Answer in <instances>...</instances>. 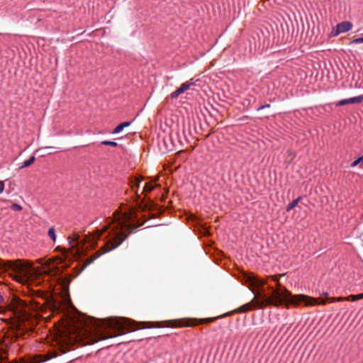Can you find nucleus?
<instances>
[{
    "label": "nucleus",
    "mask_w": 363,
    "mask_h": 363,
    "mask_svg": "<svg viewBox=\"0 0 363 363\" xmlns=\"http://www.w3.org/2000/svg\"><path fill=\"white\" fill-rule=\"evenodd\" d=\"M145 323H135L125 318L111 317L100 321V325L96 327L98 331L96 334L84 331L83 334L79 332L74 337H69L66 345L59 342V350L61 353L65 354L68 351V345L73 342H82L83 345H91L100 340L111 338L125 333V331L131 332L135 329L140 328L139 325H145Z\"/></svg>",
    "instance_id": "obj_1"
},
{
    "label": "nucleus",
    "mask_w": 363,
    "mask_h": 363,
    "mask_svg": "<svg viewBox=\"0 0 363 363\" xmlns=\"http://www.w3.org/2000/svg\"><path fill=\"white\" fill-rule=\"evenodd\" d=\"M257 297H262V302L259 303L261 306H279L282 304H291L298 306L301 303H304L305 306H315L318 301L316 298L311 296L298 294L292 296L291 292L285 287L272 289V294L271 296L267 297L262 292H258Z\"/></svg>",
    "instance_id": "obj_2"
},
{
    "label": "nucleus",
    "mask_w": 363,
    "mask_h": 363,
    "mask_svg": "<svg viewBox=\"0 0 363 363\" xmlns=\"http://www.w3.org/2000/svg\"><path fill=\"white\" fill-rule=\"evenodd\" d=\"M132 219V215L123 214L120 218H116L112 223L113 226L108 232V240L101 248L103 253L109 252L119 246L137 227L129 222Z\"/></svg>",
    "instance_id": "obj_3"
},
{
    "label": "nucleus",
    "mask_w": 363,
    "mask_h": 363,
    "mask_svg": "<svg viewBox=\"0 0 363 363\" xmlns=\"http://www.w3.org/2000/svg\"><path fill=\"white\" fill-rule=\"evenodd\" d=\"M9 269L14 273L13 278L20 283L31 281L36 285L40 283L37 271L28 262L20 259L5 261L0 259V272H4Z\"/></svg>",
    "instance_id": "obj_4"
},
{
    "label": "nucleus",
    "mask_w": 363,
    "mask_h": 363,
    "mask_svg": "<svg viewBox=\"0 0 363 363\" xmlns=\"http://www.w3.org/2000/svg\"><path fill=\"white\" fill-rule=\"evenodd\" d=\"M257 294H255V298L249 303L242 305L238 308L224 315V316L229 315L231 313H245L249 311L255 309L256 307L263 308L265 306H261L259 303L262 302V297H257Z\"/></svg>",
    "instance_id": "obj_5"
},
{
    "label": "nucleus",
    "mask_w": 363,
    "mask_h": 363,
    "mask_svg": "<svg viewBox=\"0 0 363 363\" xmlns=\"http://www.w3.org/2000/svg\"><path fill=\"white\" fill-rule=\"evenodd\" d=\"M242 281L245 285H247L252 291L267 284L266 280L260 279L253 274H244Z\"/></svg>",
    "instance_id": "obj_6"
},
{
    "label": "nucleus",
    "mask_w": 363,
    "mask_h": 363,
    "mask_svg": "<svg viewBox=\"0 0 363 363\" xmlns=\"http://www.w3.org/2000/svg\"><path fill=\"white\" fill-rule=\"evenodd\" d=\"M220 317H216V318H206V319H200V320H196V319H181V320H177V325L179 326V327H189V326H192V325H196L198 324H201V323H209V322H212L218 318H219Z\"/></svg>",
    "instance_id": "obj_7"
},
{
    "label": "nucleus",
    "mask_w": 363,
    "mask_h": 363,
    "mask_svg": "<svg viewBox=\"0 0 363 363\" xmlns=\"http://www.w3.org/2000/svg\"><path fill=\"white\" fill-rule=\"evenodd\" d=\"M68 241L70 247V252L74 255L79 256L81 253L80 249L78 247V245L80 242L79 236L74 234L68 238Z\"/></svg>",
    "instance_id": "obj_8"
},
{
    "label": "nucleus",
    "mask_w": 363,
    "mask_h": 363,
    "mask_svg": "<svg viewBox=\"0 0 363 363\" xmlns=\"http://www.w3.org/2000/svg\"><path fill=\"white\" fill-rule=\"evenodd\" d=\"M108 228L109 225H106L101 230H96L94 233L87 235L85 241L89 242L91 245L96 244L97 240L100 238L103 233L106 232L108 230Z\"/></svg>",
    "instance_id": "obj_9"
},
{
    "label": "nucleus",
    "mask_w": 363,
    "mask_h": 363,
    "mask_svg": "<svg viewBox=\"0 0 363 363\" xmlns=\"http://www.w3.org/2000/svg\"><path fill=\"white\" fill-rule=\"evenodd\" d=\"M194 84V82H192V79L189 82H186L183 83L181 86L177 89L176 91L172 92L171 94V98L176 99L177 98L180 94H183L184 91H187L190 89L191 86Z\"/></svg>",
    "instance_id": "obj_10"
},
{
    "label": "nucleus",
    "mask_w": 363,
    "mask_h": 363,
    "mask_svg": "<svg viewBox=\"0 0 363 363\" xmlns=\"http://www.w3.org/2000/svg\"><path fill=\"white\" fill-rule=\"evenodd\" d=\"M352 24H337L336 26H335L331 33V36H337L341 33L347 32L352 29Z\"/></svg>",
    "instance_id": "obj_11"
},
{
    "label": "nucleus",
    "mask_w": 363,
    "mask_h": 363,
    "mask_svg": "<svg viewBox=\"0 0 363 363\" xmlns=\"http://www.w3.org/2000/svg\"><path fill=\"white\" fill-rule=\"evenodd\" d=\"M362 101H363V95H361L359 96L341 100V101H338L336 104V105L337 106H344V105L350 104H359Z\"/></svg>",
    "instance_id": "obj_12"
},
{
    "label": "nucleus",
    "mask_w": 363,
    "mask_h": 363,
    "mask_svg": "<svg viewBox=\"0 0 363 363\" xmlns=\"http://www.w3.org/2000/svg\"><path fill=\"white\" fill-rule=\"evenodd\" d=\"M142 179H143L142 177H140V178L139 177H136V178L133 179L130 181L131 189L133 190H134L135 189V193H136V194L138 195V197H139V195L138 194V191L139 189L140 183Z\"/></svg>",
    "instance_id": "obj_13"
},
{
    "label": "nucleus",
    "mask_w": 363,
    "mask_h": 363,
    "mask_svg": "<svg viewBox=\"0 0 363 363\" xmlns=\"http://www.w3.org/2000/svg\"><path fill=\"white\" fill-rule=\"evenodd\" d=\"M18 307L19 308H16V313H26V311H24V308L26 306L23 301L21 300H18ZM23 318H26V314H23Z\"/></svg>",
    "instance_id": "obj_14"
},
{
    "label": "nucleus",
    "mask_w": 363,
    "mask_h": 363,
    "mask_svg": "<svg viewBox=\"0 0 363 363\" xmlns=\"http://www.w3.org/2000/svg\"><path fill=\"white\" fill-rule=\"evenodd\" d=\"M100 256L99 253H96L95 255H92L89 258H88L84 263L82 269L86 268L88 265H89L91 263H92L97 257Z\"/></svg>",
    "instance_id": "obj_15"
},
{
    "label": "nucleus",
    "mask_w": 363,
    "mask_h": 363,
    "mask_svg": "<svg viewBox=\"0 0 363 363\" xmlns=\"http://www.w3.org/2000/svg\"><path fill=\"white\" fill-rule=\"evenodd\" d=\"M301 199V197L299 196L297 199H296L295 200H294L292 202L289 203L286 206V211H289L291 209H293L294 207H296L298 205V203L300 202Z\"/></svg>",
    "instance_id": "obj_16"
},
{
    "label": "nucleus",
    "mask_w": 363,
    "mask_h": 363,
    "mask_svg": "<svg viewBox=\"0 0 363 363\" xmlns=\"http://www.w3.org/2000/svg\"><path fill=\"white\" fill-rule=\"evenodd\" d=\"M35 160V157L31 156L28 160L23 162V164L20 167V168L22 169V168L29 167L34 162Z\"/></svg>",
    "instance_id": "obj_17"
},
{
    "label": "nucleus",
    "mask_w": 363,
    "mask_h": 363,
    "mask_svg": "<svg viewBox=\"0 0 363 363\" xmlns=\"http://www.w3.org/2000/svg\"><path fill=\"white\" fill-rule=\"evenodd\" d=\"M154 188H155V186H152V184H150L149 183H146L145 186L143 189L142 193L150 192L154 189Z\"/></svg>",
    "instance_id": "obj_18"
},
{
    "label": "nucleus",
    "mask_w": 363,
    "mask_h": 363,
    "mask_svg": "<svg viewBox=\"0 0 363 363\" xmlns=\"http://www.w3.org/2000/svg\"><path fill=\"white\" fill-rule=\"evenodd\" d=\"M48 234L53 242H55L56 240L55 232V229L53 227L50 228L48 230Z\"/></svg>",
    "instance_id": "obj_19"
},
{
    "label": "nucleus",
    "mask_w": 363,
    "mask_h": 363,
    "mask_svg": "<svg viewBox=\"0 0 363 363\" xmlns=\"http://www.w3.org/2000/svg\"><path fill=\"white\" fill-rule=\"evenodd\" d=\"M349 297H350V301H356L363 298V293L359 294H356V295H350V296H349Z\"/></svg>",
    "instance_id": "obj_20"
},
{
    "label": "nucleus",
    "mask_w": 363,
    "mask_h": 363,
    "mask_svg": "<svg viewBox=\"0 0 363 363\" xmlns=\"http://www.w3.org/2000/svg\"><path fill=\"white\" fill-rule=\"evenodd\" d=\"M362 164V167H363V155L360 157H359L357 160H354L352 164L351 167H354L359 164Z\"/></svg>",
    "instance_id": "obj_21"
},
{
    "label": "nucleus",
    "mask_w": 363,
    "mask_h": 363,
    "mask_svg": "<svg viewBox=\"0 0 363 363\" xmlns=\"http://www.w3.org/2000/svg\"><path fill=\"white\" fill-rule=\"evenodd\" d=\"M270 278H272V279L276 282L277 284V289H279V288H282V286L281 285L280 282H279V277L277 275H273V276H270L269 277Z\"/></svg>",
    "instance_id": "obj_22"
},
{
    "label": "nucleus",
    "mask_w": 363,
    "mask_h": 363,
    "mask_svg": "<svg viewBox=\"0 0 363 363\" xmlns=\"http://www.w3.org/2000/svg\"><path fill=\"white\" fill-rule=\"evenodd\" d=\"M124 128V127L122 125V124H119L118 125H117L114 130H113L112 133L113 134H117L118 133H120L121 130H123Z\"/></svg>",
    "instance_id": "obj_23"
},
{
    "label": "nucleus",
    "mask_w": 363,
    "mask_h": 363,
    "mask_svg": "<svg viewBox=\"0 0 363 363\" xmlns=\"http://www.w3.org/2000/svg\"><path fill=\"white\" fill-rule=\"evenodd\" d=\"M101 144L104 145L112 146V147H116L118 145L116 142L108 141V140H104V141L101 142Z\"/></svg>",
    "instance_id": "obj_24"
},
{
    "label": "nucleus",
    "mask_w": 363,
    "mask_h": 363,
    "mask_svg": "<svg viewBox=\"0 0 363 363\" xmlns=\"http://www.w3.org/2000/svg\"><path fill=\"white\" fill-rule=\"evenodd\" d=\"M11 209L13 211H20L22 210L21 206L17 204V203H13L11 206Z\"/></svg>",
    "instance_id": "obj_25"
},
{
    "label": "nucleus",
    "mask_w": 363,
    "mask_h": 363,
    "mask_svg": "<svg viewBox=\"0 0 363 363\" xmlns=\"http://www.w3.org/2000/svg\"><path fill=\"white\" fill-rule=\"evenodd\" d=\"M351 43H353V44L363 43V37H359V38H354L351 42Z\"/></svg>",
    "instance_id": "obj_26"
},
{
    "label": "nucleus",
    "mask_w": 363,
    "mask_h": 363,
    "mask_svg": "<svg viewBox=\"0 0 363 363\" xmlns=\"http://www.w3.org/2000/svg\"><path fill=\"white\" fill-rule=\"evenodd\" d=\"M350 301V297H337L336 298V301Z\"/></svg>",
    "instance_id": "obj_27"
},
{
    "label": "nucleus",
    "mask_w": 363,
    "mask_h": 363,
    "mask_svg": "<svg viewBox=\"0 0 363 363\" xmlns=\"http://www.w3.org/2000/svg\"><path fill=\"white\" fill-rule=\"evenodd\" d=\"M4 182L3 181H0V194L4 191Z\"/></svg>",
    "instance_id": "obj_28"
},
{
    "label": "nucleus",
    "mask_w": 363,
    "mask_h": 363,
    "mask_svg": "<svg viewBox=\"0 0 363 363\" xmlns=\"http://www.w3.org/2000/svg\"><path fill=\"white\" fill-rule=\"evenodd\" d=\"M270 106L269 104H266V105H264V106H259L258 108H257V111H260V110H262L264 108H269Z\"/></svg>",
    "instance_id": "obj_29"
},
{
    "label": "nucleus",
    "mask_w": 363,
    "mask_h": 363,
    "mask_svg": "<svg viewBox=\"0 0 363 363\" xmlns=\"http://www.w3.org/2000/svg\"><path fill=\"white\" fill-rule=\"evenodd\" d=\"M131 122H124V123H122V125L124 127V128H126V127H128L130 125Z\"/></svg>",
    "instance_id": "obj_30"
},
{
    "label": "nucleus",
    "mask_w": 363,
    "mask_h": 363,
    "mask_svg": "<svg viewBox=\"0 0 363 363\" xmlns=\"http://www.w3.org/2000/svg\"><path fill=\"white\" fill-rule=\"evenodd\" d=\"M329 301L330 302H334V301H336V298H328Z\"/></svg>",
    "instance_id": "obj_31"
},
{
    "label": "nucleus",
    "mask_w": 363,
    "mask_h": 363,
    "mask_svg": "<svg viewBox=\"0 0 363 363\" xmlns=\"http://www.w3.org/2000/svg\"><path fill=\"white\" fill-rule=\"evenodd\" d=\"M4 302V298L3 296L0 294V303H3Z\"/></svg>",
    "instance_id": "obj_32"
},
{
    "label": "nucleus",
    "mask_w": 363,
    "mask_h": 363,
    "mask_svg": "<svg viewBox=\"0 0 363 363\" xmlns=\"http://www.w3.org/2000/svg\"><path fill=\"white\" fill-rule=\"evenodd\" d=\"M326 303V301L325 300H323L321 302H320V304H323V305H325Z\"/></svg>",
    "instance_id": "obj_33"
},
{
    "label": "nucleus",
    "mask_w": 363,
    "mask_h": 363,
    "mask_svg": "<svg viewBox=\"0 0 363 363\" xmlns=\"http://www.w3.org/2000/svg\"><path fill=\"white\" fill-rule=\"evenodd\" d=\"M342 23H350V22L349 21H342Z\"/></svg>",
    "instance_id": "obj_34"
}]
</instances>
